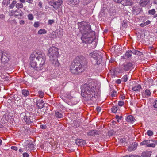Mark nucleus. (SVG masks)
<instances>
[{"instance_id":"3c124183","label":"nucleus","mask_w":157,"mask_h":157,"mask_svg":"<svg viewBox=\"0 0 157 157\" xmlns=\"http://www.w3.org/2000/svg\"><path fill=\"white\" fill-rule=\"evenodd\" d=\"M65 97L67 98L68 99H70L72 98V97L71 95V94L69 93H66V94L65 95Z\"/></svg>"},{"instance_id":"0e129e2a","label":"nucleus","mask_w":157,"mask_h":157,"mask_svg":"<svg viewBox=\"0 0 157 157\" xmlns=\"http://www.w3.org/2000/svg\"><path fill=\"white\" fill-rule=\"evenodd\" d=\"M140 25L141 27H143L146 26L147 25H146L145 22H144V23L140 24Z\"/></svg>"},{"instance_id":"a211bd4d","label":"nucleus","mask_w":157,"mask_h":157,"mask_svg":"<svg viewBox=\"0 0 157 157\" xmlns=\"http://www.w3.org/2000/svg\"><path fill=\"white\" fill-rule=\"evenodd\" d=\"M133 13L134 14H137L139 13L140 11V7L138 6H135L132 8Z\"/></svg>"},{"instance_id":"c9c22d12","label":"nucleus","mask_w":157,"mask_h":157,"mask_svg":"<svg viewBox=\"0 0 157 157\" xmlns=\"http://www.w3.org/2000/svg\"><path fill=\"white\" fill-rule=\"evenodd\" d=\"M155 10L154 9L149 10L148 11L149 14L150 15H154L155 14Z\"/></svg>"},{"instance_id":"393cba45","label":"nucleus","mask_w":157,"mask_h":157,"mask_svg":"<svg viewBox=\"0 0 157 157\" xmlns=\"http://www.w3.org/2000/svg\"><path fill=\"white\" fill-rule=\"evenodd\" d=\"M151 94V93L150 91L148 89H146L145 90L144 92L142 94V95L143 97L145 98H147L150 96Z\"/></svg>"},{"instance_id":"de8ad7c7","label":"nucleus","mask_w":157,"mask_h":157,"mask_svg":"<svg viewBox=\"0 0 157 157\" xmlns=\"http://www.w3.org/2000/svg\"><path fill=\"white\" fill-rule=\"evenodd\" d=\"M124 104V102L122 101H118V105L120 106H123Z\"/></svg>"},{"instance_id":"2f4dec72","label":"nucleus","mask_w":157,"mask_h":157,"mask_svg":"<svg viewBox=\"0 0 157 157\" xmlns=\"http://www.w3.org/2000/svg\"><path fill=\"white\" fill-rule=\"evenodd\" d=\"M141 88V87L140 85L138 84L133 87L132 90L134 91H138Z\"/></svg>"},{"instance_id":"a878e982","label":"nucleus","mask_w":157,"mask_h":157,"mask_svg":"<svg viewBox=\"0 0 157 157\" xmlns=\"http://www.w3.org/2000/svg\"><path fill=\"white\" fill-rule=\"evenodd\" d=\"M141 156L143 157H150L151 156V152L146 151L142 153Z\"/></svg>"},{"instance_id":"603ef678","label":"nucleus","mask_w":157,"mask_h":157,"mask_svg":"<svg viewBox=\"0 0 157 157\" xmlns=\"http://www.w3.org/2000/svg\"><path fill=\"white\" fill-rule=\"evenodd\" d=\"M40 128L43 129H45L47 128V126L45 124H42L40 125Z\"/></svg>"},{"instance_id":"8fccbe9b","label":"nucleus","mask_w":157,"mask_h":157,"mask_svg":"<svg viewBox=\"0 0 157 157\" xmlns=\"http://www.w3.org/2000/svg\"><path fill=\"white\" fill-rule=\"evenodd\" d=\"M38 93L39 94V97L40 98H43V97H44V93L42 91H39L38 92Z\"/></svg>"},{"instance_id":"2eb2a0df","label":"nucleus","mask_w":157,"mask_h":157,"mask_svg":"<svg viewBox=\"0 0 157 157\" xmlns=\"http://www.w3.org/2000/svg\"><path fill=\"white\" fill-rule=\"evenodd\" d=\"M62 2L63 1L62 0H58L54 2V5L53 8L55 10H57L60 7Z\"/></svg>"},{"instance_id":"7c9ffc66","label":"nucleus","mask_w":157,"mask_h":157,"mask_svg":"<svg viewBox=\"0 0 157 157\" xmlns=\"http://www.w3.org/2000/svg\"><path fill=\"white\" fill-rule=\"evenodd\" d=\"M22 93L24 96L27 97L29 94V91L27 90L23 89L22 90Z\"/></svg>"},{"instance_id":"6e6d98bb","label":"nucleus","mask_w":157,"mask_h":157,"mask_svg":"<svg viewBox=\"0 0 157 157\" xmlns=\"http://www.w3.org/2000/svg\"><path fill=\"white\" fill-rule=\"evenodd\" d=\"M11 149L14 150L15 151H17L18 149L17 147L15 146H12L11 147Z\"/></svg>"},{"instance_id":"72a5a7b5","label":"nucleus","mask_w":157,"mask_h":157,"mask_svg":"<svg viewBox=\"0 0 157 157\" xmlns=\"http://www.w3.org/2000/svg\"><path fill=\"white\" fill-rule=\"evenodd\" d=\"M55 116L58 118H62L63 117L62 114L59 111H56L55 113Z\"/></svg>"},{"instance_id":"dca6fc26","label":"nucleus","mask_w":157,"mask_h":157,"mask_svg":"<svg viewBox=\"0 0 157 157\" xmlns=\"http://www.w3.org/2000/svg\"><path fill=\"white\" fill-rule=\"evenodd\" d=\"M76 144L79 146H82L86 144V142L85 140H83L82 139H77L75 140Z\"/></svg>"},{"instance_id":"58836bf2","label":"nucleus","mask_w":157,"mask_h":157,"mask_svg":"<svg viewBox=\"0 0 157 157\" xmlns=\"http://www.w3.org/2000/svg\"><path fill=\"white\" fill-rule=\"evenodd\" d=\"M132 52L131 50H129L127 51L125 54V56H127V57H130L132 56Z\"/></svg>"},{"instance_id":"37998d69","label":"nucleus","mask_w":157,"mask_h":157,"mask_svg":"<svg viewBox=\"0 0 157 157\" xmlns=\"http://www.w3.org/2000/svg\"><path fill=\"white\" fill-rule=\"evenodd\" d=\"M115 117L117 119V121L118 122H120L119 121L121 120L123 118L122 116H119L118 115H116Z\"/></svg>"},{"instance_id":"7ed1b4c3","label":"nucleus","mask_w":157,"mask_h":157,"mask_svg":"<svg viewBox=\"0 0 157 157\" xmlns=\"http://www.w3.org/2000/svg\"><path fill=\"white\" fill-rule=\"evenodd\" d=\"M82 65L76 62L75 60L70 66V70L71 72L74 74H78L83 71L84 68Z\"/></svg>"},{"instance_id":"680f3d73","label":"nucleus","mask_w":157,"mask_h":157,"mask_svg":"<svg viewBox=\"0 0 157 157\" xmlns=\"http://www.w3.org/2000/svg\"><path fill=\"white\" fill-rule=\"evenodd\" d=\"M19 23L20 25H23L25 24V21L23 20H21L20 21Z\"/></svg>"},{"instance_id":"9d476101","label":"nucleus","mask_w":157,"mask_h":157,"mask_svg":"<svg viewBox=\"0 0 157 157\" xmlns=\"http://www.w3.org/2000/svg\"><path fill=\"white\" fill-rule=\"evenodd\" d=\"M151 141H153L152 140H151ZM150 141L151 140H144L141 142L140 144L141 146L146 145V147H154L155 146V144L154 143H151Z\"/></svg>"},{"instance_id":"cd10ccee","label":"nucleus","mask_w":157,"mask_h":157,"mask_svg":"<svg viewBox=\"0 0 157 157\" xmlns=\"http://www.w3.org/2000/svg\"><path fill=\"white\" fill-rule=\"evenodd\" d=\"M69 3L74 5H78L79 4L80 1L79 0H69Z\"/></svg>"},{"instance_id":"b1692460","label":"nucleus","mask_w":157,"mask_h":157,"mask_svg":"<svg viewBox=\"0 0 157 157\" xmlns=\"http://www.w3.org/2000/svg\"><path fill=\"white\" fill-rule=\"evenodd\" d=\"M147 0H141L139 3L140 5L142 7H145L148 3Z\"/></svg>"},{"instance_id":"69168bd1","label":"nucleus","mask_w":157,"mask_h":157,"mask_svg":"<svg viewBox=\"0 0 157 157\" xmlns=\"http://www.w3.org/2000/svg\"><path fill=\"white\" fill-rule=\"evenodd\" d=\"M96 109L98 112H100L101 110V108L100 107H98L96 108Z\"/></svg>"},{"instance_id":"13d9d810","label":"nucleus","mask_w":157,"mask_h":157,"mask_svg":"<svg viewBox=\"0 0 157 157\" xmlns=\"http://www.w3.org/2000/svg\"><path fill=\"white\" fill-rule=\"evenodd\" d=\"M114 134V132L113 131H109V136H111L113 134Z\"/></svg>"},{"instance_id":"5fc2aeb1","label":"nucleus","mask_w":157,"mask_h":157,"mask_svg":"<svg viewBox=\"0 0 157 157\" xmlns=\"http://www.w3.org/2000/svg\"><path fill=\"white\" fill-rule=\"evenodd\" d=\"M154 107L155 108H157V100L155 101L153 103Z\"/></svg>"},{"instance_id":"f704fd0d","label":"nucleus","mask_w":157,"mask_h":157,"mask_svg":"<svg viewBox=\"0 0 157 157\" xmlns=\"http://www.w3.org/2000/svg\"><path fill=\"white\" fill-rule=\"evenodd\" d=\"M128 79V76L127 75L124 76L121 78V81L123 82H126Z\"/></svg>"},{"instance_id":"6e6552de","label":"nucleus","mask_w":157,"mask_h":157,"mask_svg":"<svg viewBox=\"0 0 157 157\" xmlns=\"http://www.w3.org/2000/svg\"><path fill=\"white\" fill-rule=\"evenodd\" d=\"M78 63L81 64L82 67L87 64V62L86 58L83 56L80 55L77 56L74 60Z\"/></svg>"},{"instance_id":"09e8293b","label":"nucleus","mask_w":157,"mask_h":157,"mask_svg":"<svg viewBox=\"0 0 157 157\" xmlns=\"http://www.w3.org/2000/svg\"><path fill=\"white\" fill-rule=\"evenodd\" d=\"M117 107L116 106H113L111 108V111L113 113H115L117 111Z\"/></svg>"},{"instance_id":"4be33fe9","label":"nucleus","mask_w":157,"mask_h":157,"mask_svg":"<svg viewBox=\"0 0 157 157\" xmlns=\"http://www.w3.org/2000/svg\"><path fill=\"white\" fill-rule=\"evenodd\" d=\"M126 120L128 123H132L134 122L135 119L132 115H129L127 117Z\"/></svg>"},{"instance_id":"774afa93","label":"nucleus","mask_w":157,"mask_h":157,"mask_svg":"<svg viewBox=\"0 0 157 157\" xmlns=\"http://www.w3.org/2000/svg\"><path fill=\"white\" fill-rule=\"evenodd\" d=\"M125 141V139L124 138H123L122 139H121L120 140V142L122 143H123V142H124Z\"/></svg>"},{"instance_id":"c756f323","label":"nucleus","mask_w":157,"mask_h":157,"mask_svg":"<svg viewBox=\"0 0 157 157\" xmlns=\"http://www.w3.org/2000/svg\"><path fill=\"white\" fill-rule=\"evenodd\" d=\"M114 1L118 3H121L124 5H127V2H129L126 0H114Z\"/></svg>"},{"instance_id":"a18cd8bd","label":"nucleus","mask_w":157,"mask_h":157,"mask_svg":"<svg viewBox=\"0 0 157 157\" xmlns=\"http://www.w3.org/2000/svg\"><path fill=\"white\" fill-rule=\"evenodd\" d=\"M55 22V21L54 20L52 19L50 20L49 19L48 20V25H52Z\"/></svg>"},{"instance_id":"412c9836","label":"nucleus","mask_w":157,"mask_h":157,"mask_svg":"<svg viewBox=\"0 0 157 157\" xmlns=\"http://www.w3.org/2000/svg\"><path fill=\"white\" fill-rule=\"evenodd\" d=\"M133 65L131 63H128L124 65V69L126 71H127L132 68Z\"/></svg>"},{"instance_id":"c03bdc74","label":"nucleus","mask_w":157,"mask_h":157,"mask_svg":"<svg viewBox=\"0 0 157 157\" xmlns=\"http://www.w3.org/2000/svg\"><path fill=\"white\" fill-rule=\"evenodd\" d=\"M147 133V135L149 136H151L153 135V132L151 130H148Z\"/></svg>"},{"instance_id":"4c0bfd02","label":"nucleus","mask_w":157,"mask_h":157,"mask_svg":"<svg viewBox=\"0 0 157 157\" xmlns=\"http://www.w3.org/2000/svg\"><path fill=\"white\" fill-rule=\"evenodd\" d=\"M132 54H133L135 55H140L141 52L139 51L136 50L134 49L131 51Z\"/></svg>"},{"instance_id":"e433bc0d","label":"nucleus","mask_w":157,"mask_h":157,"mask_svg":"<svg viewBox=\"0 0 157 157\" xmlns=\"http://www.w3.org/2000/svg\"><path fill=\"white\" fill-rule=\"evenodd\" d=\"M119 47V46L118 45H114L112 48L111 50L113 51H116V52H117L118 51L117 50L118 48V47Z\"/></svg>"},{"instance_id":"bb28decb","label":"nucleus","mask_w":157,"mask_h":157,"mask_svg":"<svg viewBox=\"0 0 157 157\" xmlns=\"http://www.w3.org/2000/svg\"><path fill=\"white\" fill-rule=\"evenodd\" d=\"M28 147L29 149L30 150H34L36 149V146H35L32 143H29L28 144Z\"/></svg>"},{"instance_id":"ddd939ff","label":"nucleus","mask_w":157,"mask_h":157,"mask_svg":"<svg viewBox=\"0 0 157 157\" xmlns=\"http://www.w3.org/2000/svg\"><path fill=\"white\" fill-rule=\"evenodd\" d=\"M24 119L27 124H30L33 122V117L31 116H27L26 115L24 116Z\"/></svg>"},{"instance_id":"79ce46f5","label":"nucleus","mask_w":157,"mask_h":157,"mask_svg":"<svg viewBox=\"0 0 157 157\" xmlns=\"http://www.w3.org/2000/svg\"><path fill=\"white\" fill-rule=\"evenodd\" d=\"M16 7L17 8H22L23 7V4L21 3H18L16 5Z\"/></svg>"},{"instance_id":"4d7b16f0","label":"nucleus","mask_w":157,"mask_h":157,"mask_svg":"<svg viewBox=\"0 0 157 157\" xmlns=\"http://www.w3.org/2000/svg\"><path fill=\"white\" fill-rule=\"evenodd\" d=\"M23 157H29V155L26 152H24L23 153Z\"/></svg>"},{"instance_id":"5701e85b","label":"nucleus","mask_w":157,"mask_h":157,"mask_svg":"<svg viewBox=\"0 0 157 157\" xmlns=\"http://www.w3.org/2000/svg\"><path fill=\"white\" fill-rule=\"evenodd\" d=\"M99 134V132L97 131L90 130L87 133L88 136H95Z\"/></svg>"},{"instance_id":"0eeeda50","label":"nucleus","mask_w":157,"mask_h":157,"mask_svg":"<svg viewBox=\"0 0 157 157\" xmlns=\"http://www.w3.org/2000/svg\"><path fill=\"white\" fill-rule=\"evenodd\" d=\"M0 60L1 64H4L7 63L10 60L9 55L5 52L0 51Z\"/></svg>"},{"instance_id":"1a4fd4ad","label":"nucleus","mask_w":157,"mask_h":157,"mask_svg":"<svg viewBox=\"0 0 157 157\" xmlns=\"http://www.w3.org/2000/svg\"><path fill=\"white\" fill-rule=\"evenodd\" d=\"M30 64L32 68L33 69L36 68L38 67L37 62L36 59V56L34 54H32L30 57Z\"/></svg>"},{"instance_id":"49530a36","label":"nucleus","mask_w":157,"mask_h":157,"mask_svg":"<svg viewBox=\"0 0 157 157\" xmlns=\"http://www.w3.org/2000/svg\"><path fill=\"white\" fill-rule=\"evenodd\" d=\"M28 17L29 20H33L34 17L32 14H29L28 15Z\"/></svg>"},{"instance_id":"f3484780","label":"nucleus","mask_w":157,"mask_h":157,"mask_svg":"<svg viewBox=\"0 0 157 157\" xmlns=\"http://www.w3.org/2000/svg\"><path fill=\"white\" fill-rule=\"evenodd\" d=\"M36 104L37 106L40 109H42L44 105V103L42 100H39L36 102Z\"/></svg>"},{"instance_id":"6ab92c4d","label":"nucleus","mask_w":157,"mask_h":157,"mask_svg":"<svg viewBox=\"0 0 157 157\" xmlns=\"http://www.w3.org/2000/svg\"><path fill=\"white\" fill-rule=\"evenodd\" d=\"M137 144L136 143H134L130 145L128 148V151H131L135 150L136 148Z\"/></svg>"},{"instance_id":"a19ab883","label":"nucleus","mask_w":157,"mask_h":157,"mask_svg":"<svg viewBox=\"0 0 157 157\" xmlns=\"http://www.w3.org/2000/svg\"><path fill=\"white\" fill-rule=\"evenodd\" d=\"M16 3V1L14 0L12 2L11 4L9 6V8L10 9H13L15 6Z\"/></svg>"},{"instance_id":"9b49d317","label":"nucleus","mask_w":157,"mask_h":157,"mask_svg":"<svg viewBox=\"0 0 157 157\" xmlns=\"http://www.w3.org/2000/svg\"><path fill=\"white\" fill-rule=\"evenodd\" d=\"M36 59H37L36 61L37 62V64H39V67L41 68L43 67L44 65L45 61V57H42L39 56H36Z\"/></svg>"},{"instance_id":"bf43d9fd","label":"nucleus","mask_w":157,"mask_h":157,"mask_svg":"<svg viewBox=\"0 0 157 157\" xmlns=\"http://www.w3.org/2000/svg\"><path fill=\"white\" fill-rule=\"evenodd\" d=\"M48 4L49 5L53 6V7L54 5V2H53L52 1H50L49 2Z\"/></svg>"},{"instance_id":"864d4df0","label":"nucleus","mask_w":157,"mask_h":157,"mask_svg":"<svg viewBox=\"0 0 157 157\" xmlns=\"http://www.w3.org/2000/svg\"><path fill=\"white\" fill-rule=\"evenodd\" d=\"M33 25L34 27L37 28L39 26V24L38 22H35Z\"/></svg>"},{"instance_id":"4468645a","label":"nucleus","mask_w":157,"mask_h":157,"mask_svg":"<svg viewBox=\"0 0 157 157\" xmlns=\"http://www.w3.org/2000/svg\"><path fill=\"white\" fill-rule=\"evenodd\" d=\"M55 33H56V37H61L63 35V29H57L56 30Z\"/></svg>"},{"instance_id":"f03ea898","label":"nucleus","mask_w":157,"mask_h":157,"mask_svg":"<svg viewBox=\"0 0 157 157\" xmlns=\"http://www.w3.org/2000/svg\"><path fill=\"white\" fill-rule=\"evenodd\" d=\"M95 35L94 31H91L90 33H82L81 39L83 43L88 44L92 43L93 40L94 36Z\"/></svg>"},{"instance_id":"f8f14e48","label":"nucleus","mask_w":157,"mask_h":157,"mask_svg":"<svg viewBox=\"0 0 157 157\" xmlns=\"http://www.w3.org/2000/svg\"><path fill=\"white\" fill-rule=\"evenodd\" d=\"M24 13L23 12L20 10H17L14 12V15L16 17L19 19H21L23 18Z\"/></svg>"},{"instance_id":"338daca9","label":"nucleus","mask_w":157,"mask_h":157,"mask_svg":"<svg viewBox=\"0 0 157 157\" xmlns=\"http://www.w3.org/2000/svg\"><path fill=\"white\" fill-rule=\"evenodd\" d=\"M105 8H104V7H103L102 9H101V10L100 12V13H101V14H103V13H104V10H105Z\"/></svg>"},{"instance_id":"052dcab7","label":"nucleus","mask_w":157,"mask_h":157,"mask_svg":"<svg viewBox=\"0 0 157 157\" xmlns=\"http://www.w3.org/2000/svg\"><path fill=\"white\" fill-rule=\"evenodd\" d=\"M115 61V59L113 58H111L109 60V62L110 63H113Z\"/></svg>"},{"instance_id":"423d86ee","label":"nucleus","mask_w":157,"mask_h":157,"mask_svg":"<svg viewBox=\"0 0 157 157\" xmlns=\"http://www.w3.org/2000/svg\"><path fill=\"white\" fill-rule=\"evenodd\" d=\"M58 49L57 48L52 46L49 49L48 55L50 58V60L53 59V58L56 59L58 57Z\"/></svg>"},{"instance_id":"20e7f679","label":"nucleus","mask_w":157,"mask_h":157,"mask_svg":"<svg viewBox=\"0 0 157 157\" xmlns=\"http://www.w3.org/2000/svg\"><path fill=\"white\" fill-rule=\"evenodd\" d=\"M90 56L94 59L97 65L100 64L102 61V53L99 51H94L89 54Z\"/></svg>"},{"instance_id":"473e14b6","label":"nucleus","mask_w":157,"mask_h":157,"mask_svg":"<svg viewBox=\"0 0 157 157\" xmlns=\"http://www.w3.org/2000/svg\"><path fill=\"white\" fill-rule=\"evenodd\" d=\"M47 33V31L44 29H41L39 30L38 32V34L40 35L46 34Z\"/></svg>"},{"instance_id":"aec40b11","label":"nucleus","mask_w":157,"mask_h":157,"mask_svg":"<svg viewBox=\"0 0 157 157\" xmlns=\"http://www.w3.org/2000/svg\"><path fill=\"white\" fill-rule=\"evenodd\" d=\"M53 59L50 60L51 63L53 64L55 67H58L60 65V63L58 60L57 58L56 59L53 58Z\"/></svg>"},{"instance_id":"f257e3e1","label":"nucleus","mask_w":157,"mask_h":157,"mask_svg":"<svg viewBox=\"0 0 157 157\" xmlns=\"http://www.w3.org/2000/svg\"><path fill=\"white\" fill-rule=\"evenodd\" d=\"M101 83L98 81L95 80L92 83L85 84L81 86L82 96L86 100L90 101L92 98H95L98 93L96 91V88L98 90L100 87Z\"/></svg>"},{"instance_id":"e2e57ef3","label":"nucleus","mask_w":157,"mask_h":157,"mask_svg":"<svg viewBox=\"0 0 157 157\" xmlns=\"http://www.w3.org/2000/svg\"><path fill=\"white\" fill-rule=\"evenodd\" d=\"M121 81H122L121 79H118L116 81V82L117 84H120L121 82Z\"/></svg>"},{"instance_id":"ea45409f","label":"nucleus","mask_w":157,"mask_h":157,"mask_svg":"<svg viewBox=\"0 0 157 157\" xmlns=\"http://www.w3.org/2000/svg\"><path fill=\"white\" fill-rule=\"evenodd\" d=\"M10 0H3L2 3L5 6H7L10 4Z\"/></svg>"},{"instance_id":"39448f33","label":"nucleus","mask_w":157,"mask_h":157,"mask_svg":"<svg viewBox=\"0 0 157 157\" xmlns=\"http://www.w3.org/2000/svg\"><path fill=\"white\" fill-rule=\"evenodd\" d=\"M80 30L82 33H90L92 31L91 29L90 25L89 23L86 22L85 21H82L78 23Z\"/></svg>"},{"instance_id":"c85d7f7f","label":"nucleus","mask_w":157,"mask_h":157,"mask_svg":"<svg viewBox=\"0 0 157 157\" xmlns=\"http://www.w3.org/2000/svg\"><path fill=\"white\" fill-rule=\"evenodd\" d=\"M117 92L116 91L112 89H111L110 91V94L112 97L114 98L117 95Z\"/></svg>"}]
</instances>
